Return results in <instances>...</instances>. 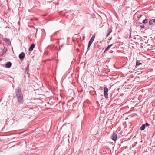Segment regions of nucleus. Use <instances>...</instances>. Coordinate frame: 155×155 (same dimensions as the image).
<instances>
[{
	"instance_id": "f257e3e1",
	"label": "nucleus",
	"mask_w": 155,
	"mask_h": 155,
	"mask_svg": "<svg viewBox=\"0 0 155 155\" xmlns=\"http://www.w3.org/2000/svg\"><path fill=\"white\" fill-rule=\"evenodd\" d=\"M16 95L17 97L19 102L22 103L23 101V96L21 93L20 89H18L16 91Z\"/></svg>"
},
{
	"instance_id": "f03ea898",
	"label": "nucleus",
	"mask_w": 155,
	"mask_h": 155,
	"mask_svg": "<svg viewBox=\"0 0 155 155\" xmlns=\"http://www.w3.org/2000/svg\"><path fill=\"white\" fill-rule=\"evenodd\" d=\"M95 34H94L92 36L89 42L88 45V48H89L90 47L91 45V44L92 43L93 41H94V38H95Z\"/></svg>"
},
{
	"instance_id": "7ed1b4c3",
	"label": "nucleus",
	"mask_w": 155,
	"mask_h": 155,
	"mask_svg": "<svg viewBox=\"0 0 155 155\" xmlns=\"http://www.w3.org/2000/svg\"><path fill=\"white\" fill-rule=\"evenodd\" d=\"M108 92V88L104 87V96L106 98H107L108 97V94L107 92Z\"/></svg>"
},
{
	"instance_id": "20e7f679",
	"label": "nucleus",
	"mask_w": 155,
	"mask_h": 155,
	"mask_svg": "<svg viewBox=\"0 0 155 155\" xmlns=\"http://www.w3.org/2000/svg\"><path fill=\"white\" fill-rule=\"evenodd\" d=\"M112 139L114 141H115L117 138V134L115 133H114L111 136Z\"/></svg>"
},
{
	"instance_id": "39448f33",
	"label": "nucleus",
	"mask_w": 155,
	"mask_h": 155,
	"mask_svg": "<svg viewBox=\"0 0 155 155\" xmlns=\"http://www.w3.org/2000/svg\"><path fill=\"white\" fill-rule=\"evenodd\" d=\"M25 56V54L23 52H21L19 56V58L20 60L22 59Z\"/></svg>"
},
{
	"instance_id": "423d86ee",
	"label": "nucleus",
	"mask_w": 155,
	"mask_h": 155,
	"mask_svg": "<svg viewBox=\"0 0 155 155\" xmlns=\"http://www.w3.org/2000/svg\"><path fill=\"white\" fill-rule=\"evenodd\" d=\"M4 40L6 43H7L8 45H10L11 44L10 41L9 39L6 38H4Z\"/></svg>"
},
{
	"instance_id": "0eeeda50",
	"label": "nucleus",
	"mask_w": 155,
	"mask_h": 155,
	"mask_svg": "<svg viewBox=\"0 0 155 155\" xmlns=\"http://www.w3.org/2000/svg\"><path fill=\"white\" fill-rule=\"evenodd\" d=\"M35 45L34 44H33L31 45L29 49V50L30 51H31L33 50L34 48Z\"/></svg>"
},
{
	"instance_id": "6e6552de",
	"label": "nucleus",
	"mask_w": 155,
	"mask_h": 155,
	"mask_svg": "<svg viewBox=\"0 0 155 155\" xmlns=\"http://www.w3.org/2000/svg\"><path fill=\"white\" fill-rule=\"evenodd\" d=\"M12 64L10 62H8L6 64V67L7 68H9L11 67Z\"/></svg>"
},
{
	"instance_id": "1a4fd4ad",
	"label": "nucleus",
	"mask_w": 155,
	"mask_h": 155,
	"mask_svg": "<svg viewBox=\"0 0 155 155\" xmlns=\"http://www.w3.org/2000/svg\"><path fill=\"white\" fill-rule=\"evenodd\" d=\"M112 45V44H111V45H108L106 48L104 53H105L106 51L108 50Z\"/></svg>"
},
{
	"instance_id": "9d476101",
	"label": "nucleus",
	"mask_w": 155,
	"mask_h": 155,
	"mask_svg": "<svg viewBox=\"0 0 155 155\" xmlns=\"http://www.w3.org/2000/svg\"><path fill=\"white\" fill-rule=\"evenodd\" d=\"M154 22H155V19L151 20L149 21V24L150 25H151Z\"/></svg>"
},
{
	"instance_id": "9b49d317",
	"label": "nucleus",
	"mask_w": 155,
	"mask_h": 155,
	"mask_svg": "<svg viewBox=\"0 0 155 155\" xmlns=\"http://www.w3.org/2000/svg\"><path fill=\"white\" fill-rule=\"evenodd\" d=\"M112 30L111 28L108 31V33L107 35V37H108V36L112 32Z\"/></svg>"
},
{
	"instance_id": "f8f14e48",
	"label": "nucleus",
	"mask_w": 155,
	"mask_h": 155,
	"mask_svg": "<svg viewBox=\"0 0 155 155\" xmlns=\"http://www.w3.org/2000/svg\"><path fill=\"white\" fill-rule=\"evenodd\" d=\"M145 125L143 124L140 127V129L141 130H144L145 128Z\"/></svg>"
},
{
	"instance_id": "ddd939ff",
	"label": "nucleus",
	"mask_w": 155,
	"mask_h": 155,
	"mask_svg": "<svg viewBox=\"0 0 155 155\" xmlns=\"http://www.w3.org/2000/svg\"><path fill=\"white\" fill-rule=\"evenodd\" d=\"M142 64V63L139 61L137 62H136V67H137L138 66H139L140 65H141Z\"/></svg>"
},
{
	"instance_id": "4468645a",
	"label": "nucleus",
	"mask_w": 155,
	"mask_h": 155,
	"mask_svg": "<svg viewBox=\"0 0 155 155\" xmlns=\"http://www.w3.org/2000/svg\"><path fill=\"white\" fill-rule=\"evenodd\" d=\"M147 19H145L143 21V23L144 24L147 23Z\"/></svg>"
},
{
	"instance_id": "2eb2a0df",
	"label": "nucleus",
	"mask_w": 155,
	"mask_h": 155,
	"mask_svg": "<svg viewBox=\"0 0 155 155\" xmlns=\"http://www.w3.org/2000/svg\"><path fill=\"white\" fill-rule=\"evenodd\" d=\"M6 51H7L6 48H4V52H3L4 53H5L6 52Z\"/></svg>"
},
{
	"instance_id": "dca6fc26",
	"label": "nucleus",
	"mask_w": 155,
	"mask_h": 155,
	"mask_svg": "<svg viewBox=\"0 0 155 155\" xmlns=\"http://www.w3.org/2000/svg\"><path fill=\"white\" fill-rule=\"evenodd\" d=\"M144 124L145 125V126L149 125V124L147 123H146L145 124Z\"/></svg>"
},
{
	"instance_id": "f3484780",
	"label": "nucleus",
	"mask_w": 155,
	"mask_h": 155,
	"mask_svg": "<svg viewBox=\"0 0 155 155\" xmlns=\"http://www.w3.org/2000/svg\"><path fill=\"white\" fill-rule=\"evenodd\" d=\"M2 43L1 41L0 40V44H1Z\"/></svg>"
},
{
	"instance_id": "a211bd4d",
	"label": "nucleus",
	"mask_w": 155,
	"mask_h": 155,
	"mask_svg": "<svg viewBox=\"0 0 155 155\" xmlns=\"http://www.w3.org/2000/svg\"><path fill=\"white\" fill-rule=\"evenodd\" d=\"M141 16H142V15H140L139 18H140Z\"/></svg>"
},
{
	"instance_id": "6ab92c4d",
	"label": "nucleus",
	"mask_w": 155,
	"mask_h": 155,
	"mask_svg": "<svg viewBox=\"0 0 155 155\" xmlns=\"http://www.w3.org/2000/svg\"><path fill=\"white\" fill-rule=\"evenodd\" d=\"M83 38H85V36H83Z\"/></svg>"
},
{
	"instance_id": "aec40b11",
	"label": "nucleus",
	"mask_w": 155,
	"mask_h": 155,
	"mask_svg": "<svg viewBox=\"0 0 155 155\" xmlns=\"http://www.w3.org/2000/svg\"><path fill=\"white\" fill-rule=\"evenodd\" d=\"M142 28H143V26H142Z\"/></svg>"
},
{
	"instance_id": "412c9836",
	"label": "nucleus",
	"mask_w": 155,
	"mask_h": 155,
	"mask_svg": "<svg viewBox=\"0 0 155 155\" xmlns=\"http://www.w3.org/2000/svg\"><path fill=\"white\" fill-rule=\"evenodd\" d=\"M142 28H143V26H142Z\"/></svg>"
}]
</instances>
